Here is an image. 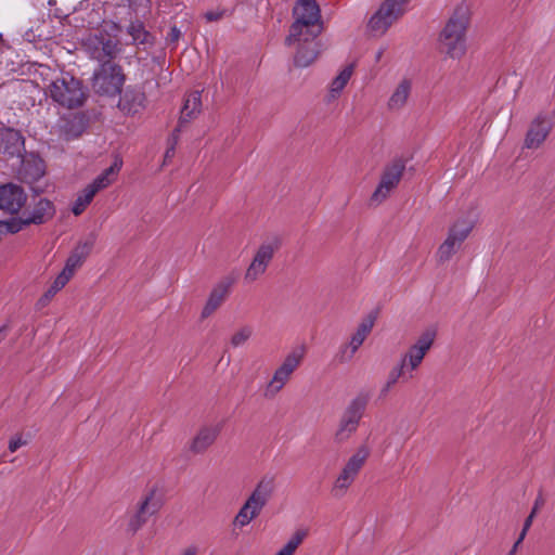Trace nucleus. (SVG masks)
I'll use <instances>...</instances> for the list:
<instances>
[{
  "instance_id": "c85d7f7f",
  "label": "nucleus",
  "mask_w": 555,
  "mask_h": 555,
  "mask_svg": "<svg viewBox=\"0 0 555 555\" xmlns=\"http://www.w3.org/2000/svg\"><path fill=\"white\" fill-rule=\"evenodd\" d=\"M85 129L81 117L75 116L70 119H64L57 126V132L66 141L78 138Z\"/></svg>"
},
{
  "instance_id": "5fc2aeb1",
  "label": "nucleus",
  "mask_w": 555,
  "mask_h": 555,
  "mask_svg": "<svg viewBox=\"0 0 555 555\" xmlns=\"http://www.w3.org/2000/svg\"><path fill=\"white\" fill-rule=\"evenodd\" d=\"M5 332V326L0 327V343L3 339V333Z\"/></svg>"
},
{
  "instance_id": "6e6d98bb",
  "label": "nucleus",
  "mask_w": 555,
  "mask_h": 555,
  "mask_svg": "<svg viewBox=\"0 0 555 555\" xmlns=\"http://www.w3.org/2000/svg\"><path fill=\"white\" fill-rule=\"evenodd\" d=\"M516 550H517V547H515V545H514L512 551H511V555H513L516 552Z\"/></svg>"
},
{
  "instance_id": "5701e85b",
  "label": "nucleus",
  "mask_w": 555,
  "mask_h": 555,
  "mask_svg": "<svg viewBox=\"0 0 555 555\" xmlns=\"http://www.w3.org/2000/svg\"><path fill=\"white\" fill-rule=\"evenodd\" d=\"M413 83L409 78L401 79L393 88L387 101V108L390 112H399L403 109L411 96Z\"/></svg>"
},
{
  "instance_id": "603ef678",
  "label": "nucleus",
  "mask_w": 555,
  "mask_h": 555,
  "mask_svg": "<svg viewBox=\"0 0 555 555\" xmlns=\"http://www.w3.org/2000/svg\"><path fill=\"white\" fill-rule=\"evenodd\" d=\"M106 28H109L111 30H115V31H117V30H118L117 25H116V24H114V23H105V29H106Z\"/></svg>"
},
{
  "instance_id": "1a4fd4ad",
  "label": "nucleus",
  "mask_w": 555,
  "mask_h": 555,
  "mask_svg": "<svg viewBox=\"0 0 555 555\" xmlns=\"http://www.w3.org/2000/svg\"><path fill=\"white\" fill-rule=\"evenodd\" d=\"M404 171V165L400 162L387 166L379 182L370 197L371 205L378 206L385 202L398 186Z\"/></svg>"
},
{
  "instance_id": "09e8293b",
  "label": "nucleus",
  "mask_w": 555,
  "mask_h": 555,
  "mask_svg": "<svg viewBox=\"0 0 555 555\" xmlns=\"http://www.w3.org/2000/svg\"><path fill=\"white\" fill-rule=\"evenodd\" d=\"M197 548L196 546H188L184 548L179 555H196Z\"/></svg>"
},
{
  "instance_id": "58836bf2",
  "label": "nucleus",
  "mask_w": 555,
  "mask_h": 555,
  "mask_svg": "<svg viewBox=\"0 0 555 555\" xmlns=\"http://www.w3.org/2000/svg\"><path fill=\"white\" fill-rule=\"evenodd\" d=\"M128 34L132 37L133 43L135 44L146 43L150 36L143 24L139 21L132 22L128 26Z\"/></svg>"
},
{
  "instance_id": "72a5a7b5",
  "label": "nucleus",
  "mask_w": 555,
  "mask_h": 555,
  "mask_svg": "<svg viewBox=\"0 0 555 555\" xmlns=\"http://www.w3.org/2000/svg\"><path fill=\"white\" fill-rule=\"evenodd\" d=\"M353 73V65L349 64L345 66L338 75L332 80L330 85V96L336 99L339 96L348 81L350 80Z\"/></svg>"
},
{
  "instance_id": "ea45409f",
  "label": "nucleus",
  "mask_w": 555,
  "mask_h": 555,
  "mask_svg": "<svg viewBox=\"0 0 555 555\" xmlns=\"http://www.w3.org/2000/svg\"><path fill=\"white\" fill-rule=\"evenodd\" d=\"M406 376L410 377V373L400 363H398V365L392 367L389 372L387 382L382 392H387L400 378H404Z\"/></svg>"
},
{
  "instance_id": "dca6fc26",
  "label": "nucleus",
  "mask_w": 555,
  "mask_h": 555,
  "mask_svg": "<svg viewBox=\"0 0 555 555\" xmlns=\"http://www.w3.org/2000/svg\"><path fill=\"white\" fill-rule=\"evenodd\" d=\"M86 47L90 51L92 59L102 63L105 62L104 59H113L119 52L118 41L112 38L105 39L102 35L89 37Z\"/></svg>"
},
{
  "instance_id": "a18cd8bd",
  "label": "nucleus",
  "mask_w": 555,
  "mask_h": 555,
  "mask_svg": "<svg viewBox=\"0 0 555 555\" xmlns=\"http://www.w3.org/2000/svg\"><path fill=\"white\" fill-rule=\"evenodd\" d=\"M178 131H180L179 128L175 130V133L172 134V137L169 140V147L166 150L165 159H169L175 155V150H176V145L178 142V134H177Z\"/></svg>"
},
{
  "instance_id": "a211bd4d",
  "label": "nucleus",
  "mask_w": 555,
  "mask_h": 555,
  "mask_svg": "<svg viewBox=\"0 0 555 555\" xmlns=\"http://www.w3.org/2000/svg\"><path fill=\"white\" fill-rule=\"evenodd\" d=\"M371 455V448L367 444H360L343 463L341 472L358 479Z\"/></svg>"
},
{
  "instance_id": "79ce46f5",
  "label": "nucleus",
  "mask_w": 555,
  "mask_h": 555,
  "mask_svg": "<svg viewBox=\"0 0 555 555\" xmlns=\"http://www.w3.org/2000/svg\"><path fill=\"white\" fill-rule=\"evenodd\" d=\"M3 224V230L5 229L7 232L10 233H17L22 231L24 228L30 225L28 222H26V217L22 212V215L17 218H13L9 221L1 222Z\"/></svg>"
},
{
  "instance_id": "37998d69",
  "label": "nucleus",
  "mask_w": 555,
  "mask_h": 555,
  "mask_svg": "<svg viewBox=\"0 0 555 555\" xmlns=\"http://www.w3.org/2000/svg\"><path fill=\"white\" fill-rule=\"evenodd\" d=\"M150 518L147 514H142V511L138 508L137 513L131 516L128 528L131 532L138 531Z\"/></svg>"
},
{
  "instance_id": "b1692460",
  "label": "nucleus",
  "mask_w": 555,
  "mask_h": 555,
  "mask_svg": "<svg viewBox=\"0 0 555 555\" xmlns=\"http://www.w3.org/2000/svg\"><path fill=\"white\" fill-rule=\"evenodd\" d=\"M477 218V212L470 209L450 225L448 234L463 243L476 225Z\"/></svg>"
},
{
  "instance_id": "393cba45",
  "label": "nucleus",
  "mask_w": 555,
  "mask_h": 555,
  "mask_svg": "<svg viewBox=\"0 0 555 555\" xmlns=\"http://www.w3.org/2000/svg\"><path fill=\"white\" fill-rule=\"evenodd\" d=\"M294 46H296L294 63L298 67H308L317 60L321 52V44L314 41L295 43Z\"/></svg>"
},
{
  "instance_id": "4be33fe9",
  "label": "nucleus",
  "mask_w": 555,
  "mask_h": 555,
  "mask_svg": "<svg viewBox=\"0 0 555 555\" xmlns=\"http://www.w3.org/2000/svg\"><path fill=\"white\" fill-rule=\"evenodd\" d=\"M24 151V139L14 129H0V153L8 156L20 157Z\"/></svg>"
},
{
  "instance_id": "39448f33",
  "label": "nucleus",
  "mask_w": 555,
  "mask_h": 555,
  "mask_svg": "<svg viewBox=\"0 0 555 555\" xmlns=\"http://www.w3.org/2000/svg\"><path fill=\"white\" fill-rule=\"evenodd\" d=\"M125 75L119 65L112 61L101 63L92 77L93 90L103 95L115 96L121 92Z\"/></svg>"
},
{
  "instance_id": "9d476101",
  "label": "nucleus",
  "mask_w": 555,
  "mask_h": 555,
  "mask_svg": "<svg viewBox=\"0 0 555 555\" xmlns=\"http://www.w3.org/2000/svg\"><path fill=\"white\" fill-rule=\"evenodd\" d=\"M278 248V241L267 242L258 247L250 264L245 272L244 279L246 282L253 283L266 273L267 268L273 259Z\"/></svg>"
},
{
  "instance_id": "de8ad7c7",
  "label": "nucleus",
  "mask_w": 555,
  "mask_h": 555,
  "mask_svg": "<svg viewBox=\"0 0 555 555\" xmlns=\"http://www.w3.org/2000/svg\"><path fill=\"white\" fill-rule=\"evenodd\" d=\"M181 36V31L178 27L173 26L170 28V31L168 34V40L170 42H177Z\"/></svg>"
},
{
  "instance_id": "7c9ffc66",
  "label": "nucleus",
  "mask_w": 555,
  "mask_h": 555,
  "mask_svg": "<svg viewBox=\"0 0 555 555\" xmlns=\"http://www.w3.org/2000/svg\"><path fill=\"white\" fill-rule=\"evenodd\" d=\"M354 482V478H351V476H348L339 469L331 485V494L335 499H341L348 493Z\"/></svg>"
},
{
  "instance_id": "9b49d317",
  "label": "nucleus",
  "mask_w": 555,
  "mask_h": 555,
  "mask_svg": "<svg viewBox=\"0 0 555 555\" xmlns=\"http://www.w3.org/2000/svg\"><path fill=\"white\" fill-rule=\"evenodd\" d=\"M553 129V120L545 114H540L530 122L524 140V149L538 150L546 141Z\"/></svg>"
},
{
  "instance_id": "2f4dec72",
  "label": "nucleus",
  "mask_w": 555,
  "mask_h": 555,
  "mask_svg": "<svg viewBox=\"0 0 555 555\" xmlns=\"http://www.w3.org/2000/svg\"><path fill=\"white\" fill-rule=\"evenodd\" d=\"M309 530L306 528L296 529L286 543L274 555H295L298 547L306 540Z\"/></svg>"
},
{
  "instance_id": "4d7b16f0",
  "label": "nucleus",
  "mask_w": 555,
  "mask_h": 555,
  "mask_svg": "<svg viewBox=\"0 0 555 555\" xmlns=\"http://www.w3.org/2000/svg\"><path fill=\"white\" fill-rule=\"evenodd\" d=\"M382 53H383L382 51H379V52L377 53V59H379V57H380Z\"/></svg>"
},
{
  "instance_id": "e433bc0d",
  "label": "nucleus",
  "mask_w": 555,
  "mask_h": 555,
  "mask_svg": "<svg viewBox=\"0 0 555 555\" xmlns=\"http://www.w3.org/2000/svg\"><path fill=\"white\" fill-rule=\"evenodd\" d=\"M462 244V242L448 234L437 250L438 260L440 262L450 260L460 250Z\"/></svg>"
},
{
  "instance_id": "ddd939ff",
  "label": "nucleus",
  "mask_w": 555,
  "mask_h": 555,
  "mask_svg": "<svg viewBox=\"0 0 555 555\" xmlns=\"http://www.w3.org/2000/svg\"><path fill=\"white\" fill-rule=\"evenodd\" d=\"M373 328V321L367 320L360 323L356 332L351 335L350 339L343 344L336 354L337 360L340 363H348L352 360L356 352L363 345L364 340L369 336Z\"/></svg>"
},
{
  "instance_id": "f03ea898",
  "label": "nucleus",
  "mask_w": 555,
  "mask_h": 555,
  "mask_svg": "<svg viewBox=\"0 0 555 555\" xmlns=\"http://www.w3.org/2000/svg\"><path fill=\"white\" fill-rule=\"evenodd\" d=\"M274 478L264 476L258 480L253 491L234 516L233 526L244 528L256 519L274 493Z\"/></svg>"
},
{
  "instance_id": "a19ab883",
  "label": "nucleus",
  "mask_w": 555,
  "mask_h": 555,
  "mask_svg": "<svg viewBox=\"0 0 555 555\" xmlns=\"http://www.w3.org/2000/svg\"><path fill=\"white\" fill-rule=\"evenodd\" d=\"M253 328L250 326H243L233 333L230 344L233 348L244 346L251 337Z\"/></svg>"
},
{
  "instance_id": "f704fd0d",
  "label": "nucleus",
  "mask_w": 555,
  "mask_h": 555,
  "mask_svg": "<svg viewBox=\"0 0 555 555\" xmlns=\"http://www.w3.org/2000/svg\"><path fill=\"white\" fill-rule=\"evenodd\" d=\"M144 94L141 92L127 91L120 99V108L128 114H135L144 104Z\"/></svg>"
},
{
  "instance_id": "8fccbe9b",
  "label": "nucleus",
  "mask_w": 555,
  "mask_h": 555,
  "mask_svg": "<svg viewBox=\"0 0 555 555\" xmlns=\"http://www.w3.org/2000/svg\"><path fill=\"white\" fill-rule=\"evenodd\" d=\"M533 518H534L533 513H530V515L527 517V519L525 520V524H524L522 529H525V531L529 530V528L532 525Z\"/></svg>"
},
{
  "instance_id": "a878e982",
  "label": "nucleus",
  "mask_w": 555,
  "mask_h": 555,
  "mask_svg": "<svg viewBox=\"0 0 555 555\" xmlns=\"http://www.w3.org/2000/svg\"><path fill=\"white\" fill-rule=\"evenodd\" d=\"M122 160L116 157L113 164L101 172L96 178L93 179L89 185L99 193L100 191L108 188L116 179L121 169Z\"/></svg>"
},
{
  "instance_id": "49530a36",
  "label": "nucleus",
  "mask_w": 555,
  "mask_h": 555,
  "mask_svg": "<svg viewBox=\"0 0 555 555\" xmlns=\"http://www.w3.org/2000/svg\"><path fill=\"white\" fill-rule=\"evenodd\" d=\"M225 10L208 11L204 14L207 22H217L223 17Z\"/></svg>"
},
{
  "instance_id": "864d4df0",
  "label": "nucleus",
  "mask_w": 555,
  "mask_h": 555,
  "mask_svg": "<svg viewBox=\"0 0 555 555\" xmlns=\"http://www.w3.org/2000/svg\"><path fill=\"white\" fill-rule=\"evenodd\" d=\"M538 508H539V502L537 501L531 513H533V516H535L537 512H538Z\"/></svg>"
},
{
  "instance_id": "c756f323",
  "label": "nucleus",
  "mask_w": 555,
  "mask_h": 555,
  "mask_svg": "<svg viewBox=\"0 0 555 555\" xmlns=\"http://www.w3.org/2000/svg\"><path fill=\"white\" fill-rule=\"evenodd\" d=\"M323 25H313L312 26H304L301 27L299 34L293 36V25L289 28V35L287 36L285 42L288 46H293L295 43H308L314 41V39L322 33Z\"/></svg>"
},
{
  "instance_id": "6ab92c4d",
  "label": "nucleus",
  "mask_w": 555,
  "mask_h": 555,
  "mask_svg": "<svg viewBox=\"0 0 555 555\" xmlns=\"http://www.w3.org/2000/svg\"><path fill=\"white\" fill-rule=\"evenodd\" d=\"M371 455V448L367 444H360L343 463L341 472L358 479Z\"/></svg>"
},
{
  "instance_id": "f257e3e1",
  "label": "nucleus",
  "mask_w": 555,
  "mask_h": 555,
  "mask_svg": "<svg viewBox=\"0 0 555 555\" xmlns=\"http://www.w3.org/2000/svg\"><path fill=\"white\" fill-rule=\"evenodd\" d=\"M472 9L467 1L459 2L438 35V50L447 59L461 60L467 50L466 35Z\"/></svg>"
},
{
  "instance_id": "7ed1b4c3",
  "label": "nucleus",
  "mask_w": 555,
  "mask_h": 555,
  "mask_svg": "<svg viewBox=\"0 0 555 555\" xmlns=\"http://www.w3.org/2000/svg\"><path fill=\"white\" fill-rule=\"evenodd\" d=\"M47 94L54 103L68 109L82 106L87 99L81 81L69 75L52 80L47 87Z\"/></svg>"
},
{
  "instance_id": "20e7f679",
  "label": "nucleus",
  "mask_w": 555,
  "mask_h": 555,
  "mask_svg": "<svg viewBox=\"0 0 555 555\" xmlns=\"http://www.w3.org/2000/svg\"><path fill=\"white\" fill-rule=\"evenodd\" d=\"M304 348L292 350L283 359L282 363L275 369L271 379L263 389V397L268 399L274 398L291 380L294 372L299 367L304 360Z\"/></svg>"
},
{
  "instance_id": "423d86ee",
  "label": "nucleus",
  "mask_w": 555,
  "mask_h": 555,
  "mask_svg": "<svg viewBox=\"0 0 555 555\" xmlns=\"http://www.w3.org/2000/svg\"><path fill=\"white\" fill-rule=\"evenodd\" d=\"M366 405L367 400L364 397H357L348 403L334 431L336 443L348 441L357 433Z\"/></svg>"
},
{
  "instance_id": "aec40b11",
  "label": "nucleus",
  "mask_w": 555,
  "mask_h": 555,
  "mask_svg": "<svg viewBox=\"0 0 555 555\" xmlns=\"http://www.w3.org/2000/svg\"><path fill=\"white\" fill-rule=\"evenodd\" d=\"M94 236L79 242L66 259L64 271L74 276L75 272L83 264L87 257L91 254L94 245Z\"/></svg>"
},
{
  "instance_id": "3c124183",
  "label": "nucleus",
  "mask_w": 555,
  "mask_h": 555,
  "mask_svg": "<svg viewBox=\"0 0 555 555\" xmlns=\"http://www.w3.org/2000/svg\"><path fill=\"white\" fill-rule=\"evenodd\" d=\"M527 534V531H525V529L521 530L520 534H519V538L517 539V541L515 542V547H518V545L522 542V540L525 539Z\"/></svg>"
},
{
  "instance_id": "473e14b6",
  "label": "nucleus",
  "mask_w": 555,
  "mask_h": 555,
  "mask_svg": "<svg viewBox=\"0 0 555 555\" xmlns=\"http://www.w3.org/2000/svg\"><path fill=\"white\" fill-rule=\"evenodd\" d=\"M162 505V494L156 489H151L140 502L139 508L142 514H147L151 517L159 511Z\"/></svg>"
},
{
  "instance_id": "f3484780",
  "label": "nucleus",
  "mask_w": 555,
  "mask_h": 555,
  "mask_svg": "<svg viewBox=\"0 0 555 555\" xmlns=\"http://www.w3.org/2000/svg\"><path fill=\"white\" fill-rule=\"evenodd\" d=\"M233 280L230 278L223 279L218 282L209 293V296L206 300V304L203 307L201 317L202 319H207L215 311H217L221 305L225 301L228 296L230 295L231 287L233 285Z\"/></svg>"
},
{
  "instance_id": "c03bdc74",
  "label": "nucleus",
  "mask_w": 555,
  "mask_h": 555,
  "mask_svg": "<svg viewBox=\"0 0 555 555\" xmlns=\"http://www.w3.org/2000/svg\"><path fill=\"white\" fill-rule=\"evenodd\" d=\"M28 437L23 434H16L9 440L8 449L11 453L16 452L20 448L28 444Z\"/></svg>"
},
{
  "instance_id": "c9c22d12",
  "label": "nucleus",
  "mask_w": 555,
  "mask_h": 555,
  "mask_svg": "<svg viewBox=\"0 0 555 555\" xmlns=\"http://www.w3.org/2000/svg\"><path fill=\"white\" fill-rule=\"evenodd\" d=\"M96 192L87 184L78 194L72 206V212L75 216H80L86 208L91 204Z\"/></svg>"
},
{
  "instance_id": "2eb2a0df",
  "label": "nucleus",
  "mask_w": 555,
  "mask_h": 555,
  "mask_svg": "<svg viewBox=\"0 0 555 555\" xmlns=\"http://www.w3.org/2000/svg\"><path fill=\"white\" fill-rule=\"evenodd\" d=\"M56 209L54 203L46 197L34 199L31 204L23 211L26 217V222L30 225H40L52 220L55 216Z\"/></svg>"
},
{
  "instance_id": "cd10ccee",
  "label": "nucleus",
  "mask_w": 555,
  "mask_h": 555,
  "mask_svg": "<svg viewBox=\"0 0 555 555\" xmlns=\"http://www.w3.org/2000/svg\"><path fill=\"white\" fill-rule=\"evenodd\" d=\"M21 173L27 182L38 181L44 175V163L41 158L29 155L22 160Z\"/></svg>"
},
{
  "instance_id": "6e6552de",
  "label": "nucleus",
  "mask_w": 555,
  "mask_h": 555,
  "mask_svg": "<svg viewBox=\"0 0 555 555\" xmlns=\"http://www.w3.org/2000/svg\"><path fill=\"white\" fill-rule=\"evenodd\" d=\"M436 338L435 330H426L412 344L409 349L401 356L400 364L410 373L417 370L422 364L425 356L430 350Z\"/></svg>"
},
{
  "instance_id": "bb28decb",
  "label": "nucleus",
  "mask_w": 555,
  "mask_h": 555,
  "mask_svg": "<svg viewBox=\"0 0 555 555\" xmlns=\"http://www.w3.org/2000/svg\"><path fill=\"white\" fill-rule=\"evenodd\" d=\"M202 111V94L199 91H193L188 94L184 100L181 115L179 119V125L182 126L185 122L191 121L196 118Z\"/></svg>"
},
{
  "instance_id": "0eeeda50",
  "label": "nucleus",
  "mask_w": 555,
  "mask_h": 555,
  "mask_svg": "<svg viewBox=\"0 0 555 555\" xmlns=\"http://www.w3.org/2000/svg\"><path fill=\"white\" fill-rule=\"evenodd\" d=\"M408 2L409 0H385L367 23L370 33L374 36L384 35L404 14Z\"/></svg>"
},
{
  "instance_id": "4c0bfd02",
  "label": "nucleus",
  "mask_w": 555,
  "mask_h": 555,
  "mask_svg": "<svg viewBox=\"0 0 555 555\" xmlns=\"http://www.w3.org/2000/svg\"><path fill=\"white\" fill-rule=\"evenodd\" d=\"M73 276L66 271L62 270L61 273L54 279L50 287L40 298L39 304L44 306L49 302L72 279Z\"/></svg>"
},
{
  "instance_id": "412c9836",
  "label": "nucleus",
  "mask_w": 555,
  "mask_h": 555,
  "mask_svg": "<svg viewBox=\"0 0 555 555\" xmlns=\"http://www.w3.org/2000/svg\"><path fill=\"white\" fill-rule=\"evenodd\" d=\"M220 425H206L198 429L190 442V451L195 454L204 453L214 444L220 434Z\"/></svg>"
},
{
  "instance_id": "4468645a",
  "label": "nucleus",
  "mask_w": 555,
  "mask_h": 555,
  "mask_svg": "<svg viewBox=\"0 0 555 555\" xmlns=\"http://www.w3.org/2000/svg\"><path fill=\"white\" fill-rule=\"evenodd\" d=\"M27 195L24 189L14 183L0 186V210L15 215L25 206Z\"/></svg>"
},
{
  "instance_id": "f8f14e48",
  "label": "nucleus",
  "mask_w": 555,
  "mask_h": 555,
  "mask_svg": "<svg viewBox=\"0 0 555 555\" xmlns=\"http://www.w3.org/2000/svg\"><path fill=\"white\" fill-rule=\"evenodd\" d=\"M293 36L299 34L301 27L313 25H323L321 12L314 0H298L294 8Z\"/></svg>"
}]
</instances>
